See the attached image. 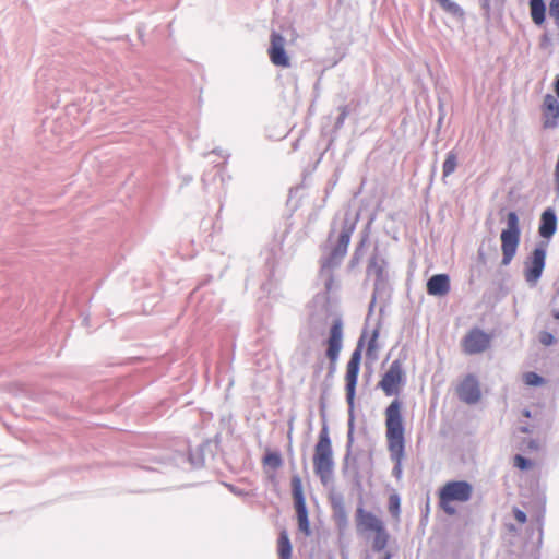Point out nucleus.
Here are the masks:
<instances>
[{
	"mask_svg": "<svg viewBox=\"0 0 559 559\" xmlns=\"http://www.w3.org/2000/svg\"><path fill=\"white\" fill-rule=\"evenodd\" d=\"M358 219V213L346 210L342 215H336L331 223L328 236L330 252L326 257L322 258L320 271V276L324 280V286L328 292L333 287L332 270L337 267L346 255Z\"/></svg>",
	"mask_w": 559,
	"mask_h": 559,
	"instance_id": "nucleus-1",
	"label": "nucleus"
},
{
	"mask_svg": "<svg viewBox=\"0 0 559 559\" xmlns=\"http://www.w3.org/2000/svg\"><path fill=\"white\" fill-rule=\"evenodd\" d=\"M401 411L402 402L399 399L393 400L385 409L388 449L394 462L392 474L397 479L402 477V462L405 455V428Z\"/></svg>",
	"mask_w": 559,
	"mask_h": 559,
	"instance_id": "nucleus-2",
	"label": "nucleus"
},
{
	"mask_svg": "<svg viewBox=\"0 0 559 559\" xmlns=\"http://www.w3.org/2000/svg\"><path fill=\"white\" fill-rule=\"evenodd\" d=\"M313 466L317 476L326 486L332 480L334 468L333 451L326 424H323L314 447Z\"/></svg>",
	"mask_w": 559,
	"mask_h": 559,
	"instance_id": "nucleus-3",
	"label": "nucleus"
},
{
	"mask_svg": "<svg viewBox=\"0 0 559 559\" xmlns=\"http://www.w3.org/2000/svg\"><path fill=\"white\" fill-rule=\"evenodd\" d=\"M473 496V486L466 480L445 483L439 490V506L448 514L454 515L456 509L452 502H467Z\"/></svg>",
	"mask_w": 559,
	"mask_h": 559,
	"instance_id": "nucleus-4",
	"label": "nucleus"
},
{
	"mask_svg": "<svg viewBox=\"0 0 559 559\" xmlns=\"http://www.w3.org/2000/svg\"><path fill=\"white\" fill-rule=\"evenodd\" d=\"M521 229L519 226V217L515 212H509L507 215V228L501 231V264L507 266L514 258L520 242Z\"/></svg>",
	"mask_w": 559,
	"mask_h": 559,
	"instance_id": "nucleus-5",
	"label": "nucleus"
},
{
	"mask_svg": "<svg viewBox=\"0 0 559 559\" xmlns=\"http://www.w3.org/2000/svg\"><path fill=\"white\" fill-rule=\"evenodd\" d=\"M405 383V372L400 360H393L388 371L382 376L379 388L386 396L397 395L400 388Z\"/></svg>",
	"mask_w": 559,
	"mask_h": 559,
	"instance_id": "nucleus-6",
	"label": "nucleus"
},
{
	"mask_svg": "<svg viewBox=\"0 0 559 559\" xmlns=\"http://www.w3.org/2000/svg\"><path fill=\"white\" fill-rule=\"evenodd\" d=\"M292 493L297 513L298 527L306 535H310L308 510L302 490V483L298 475L292 477Z\"/></svg>",
	"mask_w": 559,
	"mask_h": 559,
	"instance_id": "nucleus-7",
	"label": "nucleus"
},
{
	"mask_svg": "<svg viewBox=\"0 0 559 559\" xmlns=\"http://www.w3.org/2000/svg\"><path fill=\"white\" fill-rule=\"evenodd\" d=\"M546 263V248L544 243L538 245L525 261V281L534 286L542 277Z\"/></svg>",
	"mask_w": 559,
	"mask_h": 559,
	"instance_id": "nucleus-8",
	"label": "nucleus"
},
{
	"mask_svg": "<svg viewBox=\"0 0 559 559\" xmlns=\"http://www.w3.org/2000/svg\"><path fill=\"white\" fill-rule=\"evenodd\" d=\"M311 308L313 310H311L309 314L307 332L310 338H317L323 335L330 312L324 302L319 304L317 300L313 302Z\"/></svg>",
	"mask_w": 559,
	"mask_h": 559,
	"instance_id": "nucleus-9",
	"label": "nucleus"
},
{
	"mask_svg": "<svg viewBox=\"0 0 559 559\" xmlns=\"http://www.w3.org/2000/svg\"><path fill=\"white\" fill-rule=\"evenodd\" d=\"M361 341H359L358 346H360ZM360 360H361V352L360 347H357L347 362V369H346V401L349 405V408L352 409L354 407V399H355V390L357 385V379L359 373V367H360Z\"/></svg>",
	"mask_w": 559,
	"mask_h": 559,
	"instance_id": "nucleus-10",
	"label": "nucleus"
},
{
	"mask_svg": "<svg viewBox=\"0 0 559 559\" xmlns=\"http://www.w3.org/2000/svg\"><path fill=\"white\" fill-rule=\"evenodd\" d=\"M490 346V336L480 329L471 330L463 340L466 354L475 355L485 352Z\"/></svg>",
	"mask_w": 559,
	"mask_h": 559,
	"instance_id": "nucleus-11",
	"label": "nucleus"
},
{
	"mask_svg": "<svg viewBox=\"0 0 559 559\" xmlns=\"http://www.w3.org/2000/svg\"><path fill=\"white\" fill-rule=\"evenodd\" d=\"M343 346V321L341 318H335L330 329V336L328 340L326 356L335 362L338 359L340 352Z\"/></svg>",
	"mask_w": 559,
	"mask_h": 559,
	"instance_id": "nucleus-12",
	"label": "nucleus"
},
{
	"mask_svg": "<svg viewBox=\"0 0 559 559\" xmlns=\"http://www.w3.org/2000/svg\"><path fill=\"white\" fill-rule=\"evenodd\" d=\"M457 395L466 404H476L481 396L479 382L474 374H468L460 383Z\"/></svg>",
	"mask_w": 559,
	"mask_h": 559,
	"instance_id": "nucleus-13",
	"label": "nucleus"
},
{
	"mask_svg": "<svg viewBox=\"0 0 559 559\" xmlns=\"http://www.w3.org/2000/svg\"><path fill=\"white\" fill-rule=\"evenodd\" d=\"M285 38L273 32L271 35V45L269 48V56L273 64L278 67H289V58L285 51Z\"/></svg>",
	"mask_w": 559,
	"mask_h": 559,
	"instance_id": "nucleus-14",
	"label": "nucleus"
},
{
	"mask_svg": "<svg viewBox=\"0 0 559 559\" xmlns=\"http://www.w3.org/2000/svg\"><path fill=\"white\" fill-rule=\"evenodd\" d=\"M356 524L359 532H376L384 527L380 518L361 507L356 511Z\"/></svg>",
	"mask_w": 559,
	"mask_h": 559,
	"instance_id": "nucleus-15",
	"label": "nucleus"
},
{
	"mask_svg": "<svg viewBox=\"0 0 559 559\" xmlns=\"http://www.w3.org/2000/svg\"><path fill=\"white\" fill-rule=\"evenodd\" d=\"M557 215L552 207H547L540 215L538 233L540 237L549 239L557 230Z\"/></svg>",
	"mask_w": 559,
	"mask_h": 559,
	"instance_id": "nucleus-16",
	"label": "nucleus"
},
{
	"mask_svg": "<svg viewBox=\"0 0 559 559\" xmlns=\"http://www.w3.org/2000/svg\"><path fill=\"white\" fill-rule=\"evenodd\" d=\"M544 106H545V116L546 119L544 121V128H556L558 126V118H559V103L558 100L551 95L547 94L544 99Z\"/></svg>",
	"mask_w": 559,
	"mask_h": 559,
	"instance_id": "nucleus-17",
	"label": "nucleus"
},
{
	"mask_svg": "<svg viewBox=\"0 0 559 559\" xmlns=\"http://www.w3.org/2000/svg\"><path fill=\"white\" fill-rule=\"evenodd\" d=\"M427 292L432 296H444L450 292V278L447 274H436L427 282Z\"/></svg>",
	"mask_w": 559,
	"mask_h": 559,
	"instance_id": "nucleus-18",
	"label": "nucleus"
},
{
	"mask_svg": "<svg viewBox=\"0 0 559 559\" xmlns=\"http://www.w3.org/2000/svg\"><path fill=\"white\" fill-rule=\"evenodd\" d=\"M386 266V262L383 258L378 254H373L368 264L367 273L369 276L376 277V286L383 282L384 278V269Z\"/></svg>",
	"mask_w": 559,
	"mask_h": 559,
	"instance_id": "nucleus-19",
	"label": "nucleus"
},
{
	"mask_svg": "<svg viewBox=\"0 0 559 559\" xmlns=\"http://www.w3.org/2000/svg\"><path fill=\"white\" fill-rule=\"evenodd\" d=\"M530 13L536 25H542L546 19V4L544 0H530Z\"/></svg>",
	"mask_w": 559,
	"mask_h": 559,
	"instance_id": "nucleus-20",
	"label": "nucleus"
},
{
	"mask_svg": "<svg viewBox=\"0 0 559 559\" xmlns=\"http://www.w3.org/2000/svg\"><path fill=\"white\" fill-rule=\"evenodd\" d=\"M278 556L280 559H290L292 557V544L286 531H282L278 536Z\"/></svg>",
	"mask_w": 559,
	"mask_h": 559,
	"instance_id": "nucleus-21",
	"label": "nucleus"
},
{
	"mask_svg": "<svg viewBox=\"0 0 559 559\" xmlns=\"http://www.w3.org/2000/svg\"><path fill=\"white\" fill-rule=\"evenodd\" d=\"M457 167V154L454 151H450L447 156L445 160L442 165V175L443 178L452 175Z\"/></svg>",
	"mask_w": 559,
	"mask_h": 559,
	"instance_id": "nucleus-22",
	"label": "nucleus"
},
{
	"mask_svg": "<svg viewBox=\"0 0 559 559\" xmlns=\"http://www.w3.org/2000/svg\"><path fill=\"white\" fill-rule=\"evenodd\" d=\"M374 533L376 536L372 542V549L374 551H382L386 547L389 542V534L385 530V526L379 531H376Z\"/></svg>",
	"mask_w": 559,
	"mask_h": 559,
	"instance_id": "nucleus-23",
	"label": "nucleus"
},
{
	"mask_svg": "<svg viewBox=\"0 0 559 559\" xmlns=\"http://www.w3.org/2000/svg\"><path fill=\"white\" fill-rule=\"evenodd\" d=\"M438 4L448 13L460 16L463 15V9L453 0H436Z\"/></svg>",
	"mask_w": 559,
	"mask_h": 559,
	"instance_id": "nucleus-24",
	"label": "nucleus"
},
{
	"mask_svg": "<svg viewBox=\"0 0 559 559\" xmlns=\"http://www.w3.org/2000/svg\"><path fill=\"white\" fill-rule=\"evenodd\" d=\"M263 463L273 469H277L282 466L283 460L280 453L270 452L264 456Z\"/></svg>",
	"mask_w": 559,
	"mask_h": 559,
	"instance_id": "nucleus-25",
	"label": "nucleus"
},
{
	"mask_svg": "<svg viewBox=\"0 0 559 559\" xmlns=\"http://www.w3.org/2000/svg\"><path fill=\"white\" fill-rule=\"evenodd\" d=\"M338 111L340 114L334 124L335 130H340L344 126V122L349 115V107L347 105L340 106Z\"/></svg>",
	"mask_w": 559,
	"mask_h": 559,
	"instance_id": "nucleus-26",
	"label": "nucleus"
},
{
	"mask_svg": "<svg viewBox=\"0 0 559 559\" xmlns=\"http://www.w3.org/2000/svg\"><path fill=\"white\" fill-rule=\"evenodd\" d=\"M524 381L527 385L537 386L544 383V378L536 372H527L524 374Z\"/></svg>",
	"mask_w": 559,
	"mask_h": 559,
	"instance_id": "nucleus-27",
	"label": "nucleus"
},
{
	"mask_svg": "<svg viewBox=\"0 0 559 559\" xmlns=\"http://www.w3.org/2000/svg\"><path fill=\"white\" fill-rule=\"evenodd\" d=\"M365 241L366 239L364 238L360 243L358 245V247L355 249V252L352 257V260H350V266L354 267L355 265H357L362 255H364V247H365Z\"/></svg>",
	"mask_w": 559,
	"mask_h": 559,
	"instance_id": "nucleus-28",
	"label": "nucleus"
},
{
	"mask_svg": "<svg viewBox=\"0 0 559 559\" xmlns=\"http://www.w3.org/2000/svg\"><path fill=\"white\" fill-rule=\"evenodd\" d=\"M549 14L554 19L555 24L559 27V0H551L549 4Z\"/></svg>",
	"mask_w": 559,
	"mask_h": 559,
	"instance_id": "nucleus-29",
	"label": "nucleus"
},
{
	"mask_svg": "<svg viewBox=\"0 0 559 559\" xmlns=\"http://www.w3.org/2000/svg\"><path fill=\"white\" fill-rule=\"evenodd\" d=\"M532 465L531 461L520 454L514 456V466L520 468L521 471H525L530 468Z\"/></svg>",
	"mask_w": 559,
	"mask_h": 559,
	"instance_id": "nucleus-30",
	"label": "nucleus"
},
{
	"mask_svg": "<svg viewBox=\"0 0 559 559\" xmlns=\"http://www.w3.org/2000/svg\"><path fill=\"white\" fill-rule=\"evenodd\" d=\"M539 342L544 346H550V345H552L556 342V338H555V336L550 332L543 331L539 334Z\"/></svg>",
	"mask_w": 559,
	"mask_h": 559,
	"instance_id": "nucleus-31",
	"label": "nucleus"
},
{
	"mask_svg": "<svg viewBox=\"0 0 559 559\" xmlns=\"http://www.w3.org/2000/svg\"><path fill=\"white\" fill-rule=\"evenodd\" d=\"M400 509V498L394 495V496H391L390 498V510L391 512H394V511H399Z\"/></svg>",
	"mask_w": 559,
	"mask_h": 559,
	"instance_id": "nucleus-32",
	"label": "nucleus"
},
{
	"mask_svg": "<svg viewBox=\"0 0 559 559\" xmlns=\"http://www.w3.org/2000/svg\"><path fill=\"white\" fill-rule=\"evenodd\" d=\"M513 514H514V518L515 520L519 522V523H525L526 522V514L524 511L515 508L513 510Z\"/></svg>",
	"mask_w": 559,
	"mask_h": 559,
	"instance_id": "nucleus-33",
	"label": "nucleus"
},
{
	"mask_svg": "<svg viewBox=\"0 0 559 559\" xmlns=\"http://www.w3.org/2000/svg\"><path fill=\"white\" fill-rule=\"evenodd\" d=\"M378 336H379V332H378V330H374L371 338L368 342V353H370L371 350H373L376 348V342H377Z\"/></svg>",
	"mask_w": 559,
	"mask_h": 559,
	"instance_id": "nucleus-34",
	"label": "nucleus"
},
{
	"mask_svg": "<svg viewBox=\"0 0 559 559\" xmlns=\"http://www.w3.org/2000/svg\"><path fill=\"white\" fill-rule=\"evenodd\" d=\"M555 182H556V193L559 197V158L555 168Z\"/></svg>",
	"mask_w": 559,
	"mask_h": 559,
	"instance_id": "nucleus-35",
	"label": "nucleus"
},
{
	"mask_svg": "<svg viewBox=\"0 0 559 559\" xmlns=\"http://www.w3.org/2000/svg\"><path fill=\"white\" fill-rule=\"evenodd\" d=\"M228 488L229 490L237 495V496H242L243 495V491L241 489H238L237 487L233 486V485H228Z\"/></svg>",
	"mask_w": 559,
	"mask_h": 559,
	"instance_id": "nucleus-36",
	"label": "nucleus"
},
{
	"mask_svg": "<svg viewBox=\"0 0 559 559\" xmlns=\"http://www.w3.org/2000/svg\"><path fill=\"white\" fill-rule=\"evenodd\" d=\"M555 92H556L557 96L559 97V75L557 76L556 82H555Z\"/></svg>",
	"mask_w": 559,
	"mask_h": 559,
	"instance_id": "nucleus-37",
	"label": "nucleus"
},
{
	"mask_svg": "<svg viewBox=\"0 0 559 559\" xmlns=\"http://www.w3.org/2000/svg\"><path fill=\"white\" fill-rule=\"evenodd\" d=\"M520 431L523 432V433H528L530 429H528L527 426H522V427H520Z\"/></svg>",
	"mask_w": 559,
	"mask_h": 559,
	"instance_id": "nucleus-38",
	"label": "nucleus"
},
{
	"mask_svg": "<svg viewBox=\"0 0 559 559\" xmlns=\"http://www.w3.org/2000/svg\"><path fill=\"white\" fill-rule=\"evenodd\" d=\"M552 316L555 319L559 320V309L554 310Z\"/></svg>",
	"mask_w": 559,
	"mask_h": 559,
	"instance_id": "nucleus-39",
	"label": "nucleus"
},
{
	"mask_svg": "<svg viewBox=\"0 0 559 559\" xmlns=\"http://www.w3.org/2000/svg\"><path fill=\"white\" fill-rule=\"evenodd\" d=\"M523 415L528 418L531 417V412L528 409H524Z\"/></svg>",
	"mask_w": 559,
	"mask_h": 559,
	"instance_id": "nucleus-40",
	"label": "nucleus"
},
{
	"mask_svg": "<svg viewBox=\"0 0 559 559\" xmlns=\"http://www.w3.org/2000/svg\"><path fill=\"white\" fill-rule=\"evenodd\" d=\"M391 558H392L391 554L390 552H385L383 559H391Z\"/></svg>",
	"mask_w": 559,
	"mask_h": 559,
	"instance_id": "nucleus-41",
	"label": "nucleus"
},
{
	"mask_svg": "<svg viewBox=\"0 0 559 559\" xmlns=\"http://www.w3.org/2000/svg\"><path fill=\"white\" fill-rule=\"evenodd\" d=\"M191 463H192V465H194V466H200L202 462H201V461H198V462H193V461H192Z\"/></svg>",
	"mask_w": 559,
	"mask_h": 559,
	"instance_id": "nucleus-42",
	"label": "nucleus"
},
{
	"mask_svg": "<svg viewBox=\"0 0 559 559\" xmlns=\"http://www.w3.org/2000/svg\"><path fill=\"white\" fill-rule=\"evenodd\" d=\"M484 7L488 8V0H485Z\"/></svg>",
	"mask_w": 559,
	"mask_h": 559,
	"instance_id": "nucleus-43",
	"label": "nucleus"
}]
</instances>
